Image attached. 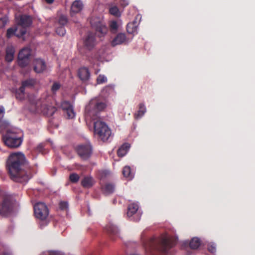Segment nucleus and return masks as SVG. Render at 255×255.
I'll use <instances>...</instances> for the list:
<instances>
[{
  "label": "nucleus",
  "instance_id": "c03bdc74",
  "mask_svg": "<svg viewBox=\"0 0 255 255\" xmlns=\"http://www.w3.org/2000/svg\"><path fill=\"white\" fill-rule=\"evenodd\" d=\"M119 3L123 7H125L128 4V0H119Z\"/></svg>",
  "mask_w": 255,
  "mask_h": 255
},
{
  "label": "nucleus",
  "instance_id": "dca6fc26",
  "mask_svg": "<svg viewBox=\"0 0 255 255\" xmlns=\"http://www.w3.org/2000/svg\"><path fill=\"white\" fill-rule=\"evenodd\" d=\"M78 75L82 81H86L90 77V73L89 69L85 67L79 69Z\"/></svg>",
  "mask_w": 255,
  "mask_h": 255
},
{
  "label": "nucleus",
  "instance_id": "423d86ee",
  "mask_svg": "<svg viewBox=\"0 0 255 255\" xmlns=\"http://www.w3.org/2000/svg\"><path fill=\"white\" fill-rule=\"evenodd\" d=\"M13 203L10 197L0 196V215L3 217H8L13 212Z\"/></svg>",
  "mask_w": 255,
  "mask_h": 255
},
{
  "label": "nucleus",
  "instance_id": "2eb2a0df",
  "mask_svg": "<svg viewBox=\"0 0 255 255\" xmlns=\"http://www.w3.org/2000/svg\"><path fill=\"white\" fill-rule=\"evenodd\" d=\"M127 41V38L125 33H120L111 41V45L113 47L125 43Z\"/></svg>",
  "mask_w": 255,
  "mask_h": 255
},
{
  "label": "nucleus",
  "instance_id": "0eeeda50",
  "mask_svg": "<svg viewBox=\"0 0 255 255\" xmlns=\"http://www.w3.org/2000/svg\"><path fill=\"white\" fill-rule=\"evenodd\" d=\"M91 26L96 31L97 35L104 36L108 31V28L103 21L98 17L92 18L90 20Z\"/></svg>",
  "mask_w": 255,
  "mask_h": 255
},
{
  "label": "nucleus",
  "instance_id": "4468645a",
  "mask_svg": "<svg viewBox=\"0 0 255 255\" xmlns=\"http://www.w3.org/2000/svg\"><path fill=\"white\" fill-rule=\"evenodd\" d=\"M33 70L37 73L43 72L46 68L45 61L41 59H35L33 61Z\"/></svg>",
  "mask_w": 255,
  "mask_h": 255
},
{
  "label": "nucleus",
  "instance_id": "37998d69",
  "mask_svg": "<svg viewBox=\"0 0 255 255\" xmlns=\"http://www.w3.org/2000/svg\"><path fill=\"white\" fill-rule=\"evenodd\" d=\"M208 251L212 253H214L216 252V246L214 244H210L208 246Z\"/></svg>",
  "mask_w": 255,
  "mask_h": 255
},
{
  "label": "nucleus",
  "instance_id": "a18cd8bd",
  "mask_svg": "<svg viewBox=\"0 0 255 255\" xmlns=\"http://www.w3.org/2000/svg\"><path fill=\"white\" fill-rule=\"evenodd\" d=\"M4 114V108L2 106H0V121L2 120Z\"/></svg>",
  "mask_w": 255,
  "mask_h": 255
},
{
  "label": "nucleus",
  "instance_id": "e433bc0d",
  "mask_svg": "<svg viewBox=\"0 0 255 255\" xmlns=\"http://www.w3.org/2000/svg\"><path fill=\"white\" fill-rule=\"evenodd\" d=\"M110 28L112 33H115L118 28V23L116 21H112L110 23Z\"/></svg>",
  "mask_w": 255,
  "mask_h": 255
},
{
  "label": "nucleus",
  "instance_id": "4be33fe9",
  "mask_svg": "<svg viewBox=\"0 0 255 255\" xmlns=\"http://www.w3.org/2000/svg\"><path fill=\"white\" fill-rule=\"evenodd\" d=\"M127 32L128 33L135 34H137V23L136 21H133L132 22H129L127 26Z\"/></svg>",
  "mask_w": 255,
  "mask_h": 255
},
{
  "label": "nucleus",
  "instance_id": "473e14b6",
  "mask_svg": "<svg viewBox=\"0 0 255 255\" xmlns=\"http://www.w3.org/2000/svg\"><path fill=\"white\" fill-rule=\"evenodd\" d=\"M25 91L23 89L20 87L18 89L16 90L15 97L17 99L22 100L24 98Z\"/></svg>",
  "mask_w": 255,
  "mask_h": 255
},
{
  "label": "nucleus",
  "instance_id": "c756f323",
  "mask_svg": "<svg viewBox=\"0 0 255 255\" xmlns=\"http://www.w3.org/2000/svg\"><path fill=\"white\" fill-rule=\"evenodd\" d=\"M201 245V241L198 238H193L189 243V246L192 249H197Z\"/></svg>",
  "mask_w": 255,
  "mask_h": 255
},
{
  "label": "nucleus",
  "instance_id": "49530a36",
  "mask_svg": "<svg viewBox=\"0 0 255 255\" xmlns=\"http://www.w3.org/2000/svg\"><path fill=\"white\" fill-rule=\"evenodd\" d=\"M54 0H45V1L48 4H52L54 2Z\"/></svg>",
  "mask_w": 255,
  "mask_h": 255
},
{
  "label": "nucleus",
  "instance_id": "f03ea898",
  "mask_svg": "<svg viewBox=\"0 0 255 255\" xmlns=\"http://www.w3.org/2000/svg\"><path fill=\"white\" fill-rule=\"evenodd\" d=\"M177 239L171 236H162L158 238H152L144 243L145 252L149 255H159V254L167 253L174 247Z\"/></svg>",
  "mask_w": 255,
  "mask_h": 255
},
{
  "label": "nucleus",
  "instance_id": "cd10ccee",
  "mask_svg": "<svg viewBox=\"0 0 255 255\" xmlns=\"http://www.w3.org/2000/svg\"><path fill=\"white\" fill-rule=\"evenodd\" d=\"M104 194L108 195L113 193L115 190V186L111 183H107L102 187Z\"/></svg>",
  "mask_w": 255,
  "mask_h": 255
},
{
  "label": "nucleus",
  "instance_id": "412c9836",
  "mask_svg": "<svg viewBox=\"0 0 255 255\" xmlns=\"http://www.w3.org/2000/svg\"><path fill=\"white\" fill-rule=\"evenodd\" d=\"M94 185V180L91 176H85L81 181V185L85 188H90Z\"/></svg>",
  "mask_w": 255,
  "mask_h": 255
},
{
  "label": "nucleus",
  "instance_id": "b1692460",
  "mask_svg": "<svg viewBox=\"0 0 255 255\" xmlns=\"http://www.w3.org/2000/svg\"><path fill=\"white\" fill-rule=\"evenodd\" d=\"M36 83V81L34 79L29 78L24 80L21 83V88L25 90L26 88H32Z\"/></svg>",
  "mask_w": 255,
  "mask_h": 255
},
{
  "label": "nucleus",
  "instance_id": "58836bf2",
  "mask_svg": "<svg viewBox=\"0 0 255 255\" xmlns=\"http://www.w3.org/2000/svg\"><path fill=\"white\" fill-rule=\"evenodd\" d=\"M107 79L106 76L103 75H99L97 78V83L98 84H101L106 82Z\"/></svg>",
  "mask_w": 255,
  "mask_h": 255
},
{
  "label": "nucleus",
  "instance_id": "a878e982",
  "mask_svg": "<svg viewBox=\"0 0 255 255\" xmlns=\"http://www.w3.org/2000/svg\"><path fill=\"white\" fill-rule=\"evenodd\" d=\"M138 209V206L135 203L130 204L128 205V208L127 216L128 217H131L133 215L135 214Z\"/></svg>",
  "mask_w": 255,
  "mask_h": 255
},
{
  "label": "nucleus",
  "instance_id": "5701e85b",
  "mask_svg": "<svg viewBox=\"0 0 255 255\" xmlns=\"http://www.w3.org/2000/svg\"><path fill=\"white\" fill-rule=\"evenodd\" d=\"M14 52L15 50L13 47H8L6 49L5 61L8 62H11L14 58Z\"/></svg>",
  "mask_w": 255,
  "mask_h": 255
},
{
  "label": "nucleus",
  "instance_id": "79ce46f5",
  "mask_svg": "<svg viewBox=\"0 0 255 255\" xmlns=\"http://www.w3.org/2000/svg\"><path fill=\"white\" fill-rule=\"evenodd\" d=\"M59 208L60 209L64 210L68 208V203L66 202L62 201L59 203Z\"/></svg>",
  "mask_w": 255,
  "mask_h": 255
},
{
  "label": "nucleus",
  "instance_id": "9b49d317",
  "mask_svg": "<svg viewBox=\"0 0 255 255\" xmlns=\"http://www.w3.org/2000/svg\"><path fill=\"white\" fill-rule=\"evenodd\" d=\"M26 33V30L24 28H19L18 27H10L7 29L6 31V37L9 38L15 35L18 37H22Z\"/></svg>",
  "mask_w": 255,
  "mask_h": 255
},
{
  "label": "nucleus",
  "instance_id": "f3484780",
  "mask_svg": "<svg viewBox=\"0 0 255 255\" xmlns=\"http://www.w3.org/2000/svg\"><path fill=\"white\" fill-rule=\"evenodd\" d=\"M106 230L111 240H115L118 237L119 230L117 227L114 225H108L106 226Z\"/></svg>",
  "mask_w": 255,
  "mask_h": 255
},
{
  "label": "nucleus",
  "instance_id": "ea45409f",
  "mask_svg": "<svg viewBox=\"0 0 255 255\" xmlns=\"http://www.w3.org/2000/svg\"><path fill=\"white\" fill-rule=\"evenodd\" d=\"M8 21V19L6 16L0 17V28L4 27Z\"/></svg>",
  "mask_w": 255,
  "mask_h": 255
},
{
  "label": "nucleus",
  "instance_id": "1a4fd4ad",
  "mask_svg": "<svg viewBox=\"0 0 255 255\" xmlns=\"http://www.w3.org/2000/svg\"><path fill=\"white\" fill-rule=\"evenodd\" d=\"M76 151L79 156L83 159L89 158L92 153V146L89 144H81L78 146Z\"/></svg>",
  "mask_w": 255,
  "mask_h": 255
},
{
  "label": "nucleus",
  "instance_id": "a211bd4d",
  "mask_svg": "<svg viewBox=\"0 0 255 255\" xmlns=\"http://www.w3.org/2000/svg\"><path fill=\"white\" fill-rule=\"evenodd\" d=\"M14 129L10 127V124L7 121L3 120L0 121V133L1 136L3 134L7 133L8 131H12Z\"/></svg>",
  "mask_w": 255,
  "mask_h": 255
},
{
  "label": "nucleus",
  "instance_id": "9d476101",
  "mask_svg": "<svg viewBox=\"0 0 255 255\" xmlns=\"http://www.w3.org/2000/svg\"><path fill=\"white\" fill-rule=\"evenodd\" d=\"M61 107L65 114L67 119H73L75 116V113L74 111L73 106L68 101H63L61 103Z\"/></svg>",
  "mask_w": 255,
  "mask_h": 255
},
{
  "label": "nucleus",
  "instance_id": "6ab92c4d",
  "mask_svg": "<svg viewBox=\"0 0 255 255\" xmlns=\"http://www.w3.org/2000/svg\"><path fill=\"white\" fill-rule=\"evenodd\" d=\"M83 4L82 2L79 0L74 1L71 6L70 14L71 16L73 14L79 12L82 9Z\"/></svg>",
  "mask_w": 255,
  "mask_h": 255
},
{
  "label": "nucleus",
  "instance_id": "bb28decb",
  "mask_svg": "<svg viewBox=\"0 0 255 255\" xmlns=\"http://www.w3.org/2000/svg\"><path fill=\"white\" fill-rule=\"evenodd\" d=\"M146 109L145 105L143 103L139 104V109L137 113L134 114V117L136 119H138L142 117L146 112Z\"/></svg>",
  "mask_w": 255,
  "mask_h": 255
},
{
  "label": "nucleus",
  "instance_id": "f8f14e48",
  "mask_svg": "<svg viewBox=\"0 0 255 255\" xmlns=\"http://www.w3.org/2000/svg\"><path fill=\"white\" fill-rule=\"evenodd\" d=\"M18 25L19 28H24L29 27L32 22V18L31 16L23 14L20 16L18 20Z\"/></svg>",
  "mask_w": 255,
  "mask_h": 255
},
{
  "label": "nucleus",
  "instance_id": "393cba45",
  "mask_svg": "<svg viewBox=\"0 0 255 255\" xmlns=\"http://www.w3.org/2000/svg\"><path fill=\"white\" fill-rule=\"evenodd\" d=\"M129 147V144L128 143L123 144L118 150L117 154L118 156L120 157H123L125 156L127 154Z\"/></svg>",
  "mask_w": 255,
  "mask_h": 255
},
{
  "label": "nucleus",
  "instance_id": "f257e3e1",
  "mask_svg": "<svg viewBox=\"0 0 255 255\" xmlns=\"http://www.w3.org/2000/svg\"><path fill=\"white\" fill-rule=\"evenodd\" d=\"M26 162L24 154L21 152L11 153L6 162V167L11 179L17 182H26L32 176L31 173H25L21 170Z\"/></svg>",
  "mask_w": 255,
  "mask_h": 255
},
{
  "label": "nucleus",
  "instance_id": "4c0bfd02",
  "mask_svg": "<svg viewBox=\"0 0 255 255\" xmlns=\"http://www.w3.org/2000/svg\"><path fill=\"white\" fill-rule=\"evenodd\" d=\"M56 32L60 36H64L66 33V30L64 26L59 25V27L56 28Z\"/></svg>",
  "mask_w": 255,
  "mask_h": 255
},
{
  "label": "nucleus",
  "instance_id": "20e7f679",
  "mask_svg": "<svg viewBox=\"0 0 255 255\" xmlns=\"http://www.w3.org/2000/svg\"><path fill=\"white\" fill-rule=\"evenodd\" d=\"M106 107L105 102L97 99H93L90 101L85 107V117L89 120H95L98 117L99 112L103 111Z\"/></svg>",
  "mask_w": 255,
  "mask_h": 255
},
{
  "label": "nucleus",
  "instance_id": "c85d7f7f",
  "mask_svg": "<svg viewBox=\"0 0 255 255\" xmlns=\"http://www.w3.org/2000/svg\"><path fill=\"white\" fill-rule=\"evenodd\" d=\"M123 174L124 177L131 180L133 177V174L131 172V168L128 166H126L123 169Z\"/></svg>",
  "mask_w": 255,
  "mask_h": 255
},
{
  "label": "nucleus",
  "instance_id": "72a5a7b5",
  "mask_svg": "<svg viewBox=\"0 0 255 255\" xmlns=\"http://www.w3.org/2000/svg\"><path fill=\"white\" fill-rule=\"evenodd\" d=\"M58 22L59 25L65 26L68 23L67 17L63 14L60 15Z\"/></svg>",
  "mask_w": 255,
  "mask_h": 255
},
{
  "label": "nucleus",
  "instance_id": "6e6552de",
  "mask_svg": "<svg viewBox=\"0 0 255 255\" xmlns=\"http://www.w3.org/2000/svg\"><path fill=\"white\" fill-rule=\"evenodd\" d=\"M34 213L36 218L40 220H45L49 214L47 206L43 203H38L34 205Z\"/></svg>",
  "mask_w": 255,
  "mask_h": 255
},
{
  "label": "nucleus",
  "instance_id": "aec40b11",
  "mask_svg": "<svg viewBox=\"0 0 255 255\" xmlns=\"http://www.w3.org/2000/svg\"><path fill=\"white\" fill-rule=\"evenodd\" d=\"M56 110L57 109L54 106L51 105H45L42 109V113L46 116L50 117L53 116Z\"/></svg>",
  "mask_w": 255,
  "mask_h": 255
},
{
  "label": "nucleus",
  "instance_id": "de8ad7c7",
  "mask_svg": "<svg viewBox=\"0 0 255 255\" xmlns=\"http://www.w3.org/2000/svg\"><path fill=\"white\" fill-rule=\"evenodd\" d=\"M10 255V254L7 252H4L1 255Z\"/></svg>",
  "mask_w": 255,
  "mask_h": 255
},
{
  "label": "nucleus",
  "instance_id": "39448f33",
  "mask_svg": "<svg viewBox=\"0 0 255 255\" xmlns=\"http://www.w3.org/2000/svg\"><path fill=\"white\" fill-rule=\"evenodd\" d=\"M94 135L99 140L103 142L108 140L111 135V130L107 125L101 121H97L94 124Z\"/></svg>",
  "mask_w": 255,
  "mask_h": 255
},
{
  "label": "nucleus",
  "instance_id": "f704fd0d",
  "mask_svg": "<svg viewBox=\"0 0 255 255\" xmlns=\"http://www.w3.org/2000/svg\"><path fill=\"white\" fill-rule=\"evenodd\" d=\"M109 12L112 15H115V16H120V12L119 9L118 7L116 6H114L113 7H111L109 9Z\"/></svg>",
  "mask_w": 255,
  "mask_h": 255
},
{
  "label": "nucleus",
  "instance_id": "2f4dec72",
  "mask_svg": "<svg viewBox=\"0 0 255 255\" xmlns=\"http://www.w3.org/2000/svg\"><path fill=\"white\" fill-rule=\"evenodd\" d=\"M31 55L30 49L28 47H25L22 49L19 52L18 56L20 57H23L29 58Z\"/></svg>",
  "mask_w": 255,
  "mask_h": 255
},
{
  "label": "nucleus",
  "instance_id": "7ed1b4c3",
  "mask_svg": "<svg viewBox=\"0 0 255 255\" xmlns=\"http://www.w3.org/2000/svg\"><path fill=\"white\" fill-rule=\"evenodd\" d=\"M1 140L4 144L11 149L20 147L23 142V135L16 129L3 134Z\"/></svg>",
  "mask_w": 255,
  "mask_h": 255
},
{
  "label": "nucleus",
  "instance_id": "c9c22d12",
  "mask_svg": "<svg viewBox=\"0 0 255 255\" xmlns=\"http://www.w3.org/2000/svg\"><path fill=\"white\" fill-rule=\"evenodd\" d=\"M79 176L75 173H72L70 174L69 176V180L70 181L73 183H77L79 180Z\"/></svg>",
  "mask_w": 255,
  "mask_h": 255
},
{
  "label": "nucleus",
  "instance_id": "a19ab883",
  "mask_svg": "<svg viewBox=\"0 0 255 255\" xmlns=\"http://www.w3.org/2000/svg\"><path fill=\"white\" fill-rule=\"evenodd\" d=\"M61 85L58 82H54L51 87V91L54 93L57 92L60 88Z\"/></svg>",
  "mask_w": 255,
  "mask_h": 255
},
{
  "label": "nucleus",
  "instance_id": "ddd939ff",
  "mask_svg": "<svg viewBox=\"0 0 255 255\" xmlns=\"http://www.w3.org/2000/svg\"><path fill=\"white\" fill-rule=\"evenodd\" d=\"M84 46L89 50L92 49L96 44V38L94 34L89 32L84 40Z\"/></svg>",
  "mask_w": 255,
  "mask_h": 255
},
{
  "label": "nucleus",
  "instance_id": "7c9ffc66",
  "mask_svg": "<svg viewBox=\"0 0 255 255\" xmlns=\"http://www.w3.org/2000/svg\"><path fill=\"white\" fill-rule=\"evenodd\" d=\"M30 62V58L18 56V64L21 67H26Z\"/></svg>",
  "mask_w": 255,
  "mask_h": 255
}]
</instances>
